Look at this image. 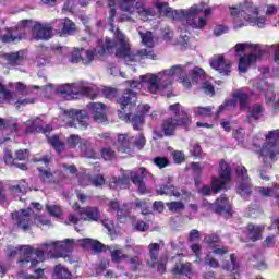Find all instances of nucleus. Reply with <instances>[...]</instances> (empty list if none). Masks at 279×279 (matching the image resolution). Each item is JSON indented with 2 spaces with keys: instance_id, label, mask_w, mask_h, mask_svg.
<instances>
[{
  "instance_id": "1",
  "label": "nucleus",
  "mask_w": 279,
  "mask_h": 279,
  "mask_svg": "<svg viewBox=\"0 0 279 279\" xmlns=\"http://www.w3.org/2000/svg\"><path fill=\"white\" fill-rule=\"evenodd\" d=\"M114 32V40L107 39V51L116 53V58H121L126 62H141V60H156L157 56L154 52V35L147 31L143 33L140 31L143 45L147 48L132 50L125 35L117 28Z\"/></svg>"
},
{
  "instance_id": "2",
  "label": "nucleus",
  "mask_w": 279,
  "mask_h": 279,
  "mask_svg": "<svg viewBox=\"0 0 279 279\" xmlns=\"http://www.w3.org/2000/svg\"><path fill=\"white\" fill-rule=\"evenodd\" d=\"M155 8L162 16L173 19L174 21H185L194 29H204L206 26V19L197 16L202 12V8L194 4L190 10H174L169 7L167 2H160V0H153Z\"/></svg>"
},
{
  "instance_id": "3",
  "label": "nucleus",
  "mask_w": 279,
  "mask_h": 279,
  "mask_svg": "<svg viewBox=\"0 0 279 279\" xmlns=\"http://www.w3.org/2000/svg\"><path fill=\"white\" fill-rule=\"evenodd\" d=\"M168 110L171 112L172 117L163 120L161 125L165 136H173L178 128H184V130L189 129V125H191V116L182 108L180 102L170 105Z\"/></svg>"
},
{
  "instance_id": "4",
  "label": "nucleus",
  "mask_w": 279,
  "mask_h": 279,
  "mask_svg": "<svg viewBox=\"0 0 279 279\" xmlns=\"http://www.w3.org/2000/svg\"><path fill=\"white\" fill-rule=\"evenodd\" d=\"M24 258L20 263H31V267H36L40 262L45 260V256L48 258H58V241L52 243L41 244L39 248H32V246H25L20 251Z\"/></svg>"
},
{
  "instance_id": "5",
  "label": "nucleus",
  "mask_w": 279,
  "mask_h": 279,
  "mask_svg": "<svg viewBox=\"0 0 279 279\" xmlns=\"http://www.w3.org/2000/svg\"><path fill=\"white\" fill-rule=\"evenodd\" d=\"M171 76L165 74V72H159L157 74L148 73L146 75L140 76V82L142 86L147 88L148 93L156 95L161 93L166 97H171Z\"/></svg>"
},
{
  "instance_id": "6",
  "label": "nucleus",
  "mask_w": 279,
  "mask_h": 279,
  "mask_svg": "<svg viewBox=\"0 0 279 279\" xmlns=\"http://www.w3.org/2000/svg\"><path fill=\"white\" fill-rule=\"evenodd\" d=\"M229 10L233 19H244L251 25L265 27V17H258V7L253 2L245 1L239 7H230Z\"/></svg>"
},
{
  "instance_id": "7",
  "label": "nucleus",
  "mask_w": 279,
  "mask_h": 279,
  "mask_svg": "<svg viewBox=\"0 0 279 279\" xmlns=\"http://www.w3.org/2000/svg\"><path fill=\"white\" fill-rule=\"evenodd\" d=\"M235 51H244V54L240 58L239 61V71L240 73H246L247 69H250L251 64H255L256 60L263 56V50H260V46L252 45V44H238L235 46Z\"/></svg>"
},
{
  "instance_id": "8",
  "label": "nucleus",
  "mask_w": 279,
  "mask_h": 279,
  "mask_svg": "<svg viewBox=\"0 0 279 279\" xmlns=\"http://www.w3.org/2000/svg\"><path fill=\"white\" fill-rule=\"evenodd\" d=\"M59 95H66L68 99H73L75 95H85L89 99H95L98 95L97 88L86 83H74L61 85L57 88Z\"/></svg>"
},
{
  "instance_id": "9",
  "label": "nucleus",
  "mask_w": 279,
  "mask_h": 279,
  "mask_svg": "<svg viewBox=\"0 0 279 279\" xmlns=\"http://www.w3.org/2000/svg\"><path fill=\"white\" fill-rule=\"evenodd\" d=\"M147 175H151V174L147 172L146 168L142 167L137 171H132V170L126 171V173H124L123 177L120 178V182L123 189H128V185L130 184V180H131V182H133V184L137 186L138 193L143 195L147 193V186L143 181L145 180V178H147Z\"/></svg>"
},
{
  "instance_id": "10",
  "label": "nucleus",
  "mask_w": 279,
  "mask_h": 279,
  "mask_svg": "<svg viewBox=\"0 0 279 279\" xmlns=\"http://www.w3.org/2000/svg\"><path fill=\"white\" fill-rule=\"evenodd\" d=\"M61 119L69 128H75L76 130H86L88 128V114H86V111L77 109L64 110Z\"/></svg>"
},
{
  "instance_id": "11",
  "label": "nucleus",
  "mask_w": 279,
  "mask_h": 279,
  "mask_svg": "<svg viewBox=\"0 0 279 279\" xmlns=\"http://www.w3.org/2000/svg\"><path fill=\"white\" fill-rule=\"evenodd\" d=\"M191 77L192 82L195 84L201 83V90H203L205 95H209L210 97L215 95V86H213V83L208 81L206 72H204L202 68H194L191 71Z\"/></svg>"
},
{
  "instance_id": "12",
  "label": "nucleus",
  "mask_w": 279,
  "mask_h": 279,
  "mask_svg": "<svg viewBox=\"0 0 279 279\" xmlns=\"http://www.w3.org/2000/svg\"><path fill=\"white\" fill-rule=\"evenodd\" d=\"M232 175V169H230V166L221 160L220 161V169H219V178L220 179H213L211 182V191L213 193H219L221 189H226V184L230 182V178Z\"/></svg>"
},
{
  "instance_id": "13",
  "label": "nucleus",
  "mask_w": 279,
  "mask_h": 279,
  "mask_svg": "<svg viewBox=\"0 0 279 279\" xmlns=\"http://www.w3.org/2000/svg\"><path fill=\"white\" fill-rule=\"evenodd\" d=\"M108 40H111V39L109 37H106L105 44L102 45V47H97L93 50L81 49V63L84 64V66H88L93 64V61L95 60V56H104V53H114V56H117V52L108 51V48H107Z\"/></svg>"
},
{
  "instance_id": "14",
  "label": "nucleus",
  "mask_w": 279,
  "mask_h": 279,
  "mask_svg": "<svg viewBox=\"0 0 279 279\" xmlns=\"http://www.w3.org/2000/svg\"><path fill=\"white\" fill-rule=\"evenodd\" d=\"M235 173L238 178L242 180L238 189L239 195L244 198L250 197V195L252 194V184L250 183V175H247V169H245V167L243 166H238L235 168Z\"/></svg>"
},
{
  "instance_id": "15",
  "label": "nucleus",
  "mask_w": 279,
  "mask_h": 279,
  "mask_svg": "<svg viewBox=\"0 0 279 279\" xmlns=\"http://www.w3.org/2000/svg\"><path fill=\"white\" fill-rule=\"evenodd\" d=\"M52 28L60 36H73L77 32V26L69 17L56 20L52 23Z\"/></svg>"
},
{
  "instance_id": "16",
  "label": "nucleus",
  "mask_w": 279,
  "mask_h": 279,
  "mask_svg": "<svg viewBox=\"0 0 279 279\" xmlns=\"http://www.w3.org/2000/svg\"><path fill=\"white\" fill-rule=\"evenodd\" d=\"M53 128L51 124H46L40 120V118H36L34 120H28L26 122V134H32L34 132H41L43 134H49Z\"/></svg>"
},
{
  "instance_id": "17",
  "label": "nucleus",
  "mask_w": 279,
  "mask_h": 279,
  "mask_svg": "<svg viewBox=\"0 0 279 279\" xmlns=\"http://www.w3.org/2000/svg\"><path fill=\"white\" fill-rule=\"evenodd\" d=\"M87 108L90 110L96 123H106V121H108V118L106 117V105L101 102H89Z\"/></svg>"
},
{
  "instance_id": "18",
  "label": "nucleus",
  "mask_w": 279,
  "mask_h": 279,
  "mask_svg": "<svg viewBox=\"0 0 279 279\" xmlns=\"http://www.w3.org/2000/svg\"><path fill=\"white\" fill-rule=\"evenodd\" d=\"M210 66L211 69H215V71H218L220 75H230V62L226 61L221 54L216 56L210 60Z\"/></svg>"
},
{
  "instance_id": "19",
  "label": "nucleus",
  "mask_w": 279,
  "mask_h": 279,
  "mask_svg": "<svg viewBox=\"0 0 279 279\" xmlns=\"http://www.w3.org/2000/svg\"><path fill=\"white\" fill-rule=\"evenodd\" d=\"M51 32H53L51 25L35 24L32 36L34 40H49L51 38Z\"/></svg>"
},
{
  "instance_id": "20",
  "label": "nucleus",
  "mask_w": 279,
  "mask_h": 279,
  "mask_svg": "<svg viewBox=\"0 0 279 279\" xmlns=\"http://www.w3.org/2000/svg\"><path fill=\"white\" fill-rule=\"evenodd\" d=\"M32 215V209H24L20 211H14L12 214V219L16 221L19 228L22 230H29V216Z\"/></svg>"
},
{
  "instance_id": "21",
  "label": "nucleus",
  "mask_w": 279,
  "mask_h": 279,
  "mask_svg": "<svg viewBox=\"0 0 279 279\" xmlns=\"http://www.w3.org/2000/svg\"><path fill=\"white\" fill-rule=\"evenodd\" d=\"M80 217L83 221H99V219H101V211L99 207H82V209H80Z\"/></svg>"
},
{
  "instance_id": "22",
  "label": "nucleus",
  "mask_w": 279,
  "mask_h": 279,
  "mask_svg": "<svg viewBox=\"0 0 279 279\" xmlns=\"http://www.w3.org/2000/svg\"><path fill=\"white\" fill-rule=\"evenodd\" d=\"M160 255V244L151 243L148 245V258L146 259V265L149 269H156L158 265V256Z\"/></svg>"
},
{
  "instance_id": "23",
  "label": "nucleus",
  "mask_w": 279,
  "mask_h": 279,
  "mask_svg": "<svg viewBox=\"0 0 279 279\" xmlns=\"http://www.w3.org/2000/svg\"><path fill=\"white\" fill-rule=\"evenodd\" d=\"M263 230H265V227L263 226H256L254 223L247 225L246 230L244 231L246 241H253V243L260 241V239H263Z\"/></svg>"
},
{
  "instance_id": "24",
  "label": "nucleus",
  "mask_w": 279,
  "mask_h": 279,
  "mask_svg": "<svg viewBox=\"0 0 279 279\" xmlns=\"http://www.w3.org/2000/svg\"><path fill=\"white\" fill-rule=\"evenodd\" d=\"M122 12L121 21H132V14L136 11V0H119Z\"/></svg>"
},
{
  "instance_id": "25",
  "label": "nucleus",
  "mask_w": 279,
  "mask_h": 279,
  "mask_svg": "<svg viewBox=\"0 0 279 279\" xmlns=\"http://www.w3.org/2000/svg\"><path fill=\"white\" fill-rule=\"evenodd\" d=\"M165 75L170 77V88L173 84V77H178V80H184L186 77V66L184 65H174L170 70H163Z\"/></svg>"
},
{
  "instance_id": "26",
  "label": "nucleus",
  "mask_w": 279,
  "mask_h": 279,
  "mask_svg": "<svg viewBox=\"0 0 279 279\" xmlns=\"http://www.w3.org/2000/svg\"><path fill=\"white\" fill-rule=\"evenodd\" d=\"M213 210L218 215H230V204L228 203V196L222 194L215 204L211 206Z\"/></svg>"
},
{
  "instance_id": "27",
  "label": "nucleus",
  "mask_w": 279,
  "mask_h": 279,
  "mask_svg": "<svg viewBox=\"0 0 279 279\" xmlns=\"http://www.w3.org/2000/svg\"><path fill=\"white\" fill-rule=\"evenodd\" d=\"M118 104H120L121 109L125 110L128 106H136V94L132 89H126L122 96L118 99Z\"/></svg>"
},
{
  "instance_id": "28",
  "label": "nucleus",
  "mask_w": 279,
  "mask_h": 279,
  "mask_svg": "<svg viewBox=\"0 0 279 279\" xmlns=\"http://www.w3.org/2000/svg\"><path fill=\"white\" fill-rule=\"evenodd\" d=\"M134 137H130V134H119L117 147L122 154H130L132 150V141Z\"/></svg>"
},
{
  "instance_id": "29",
  "label": "nucleus",
  "mask_w": 279,
  "mask_h": 279,
  "mask_svg": "<svg viewBox=\"0 0 279 279\" xmlns=\"http://www.w3.org/2000/svg\"><path fill=\"white\" fill-rule=\"evenodd\" d=\"M124 119L126 123H131L133 129L136 131L143 130V125H145V118L143 117V113H128Z\"/></svg>"
},
{
  "instance_id": "30",
  "label": "nucleus",
  "mask_w": 279,
  "mask_h": 279,
  "mask_svg": "<svg viewBox=\"0 0 279 279\" xmlns=\"http://www.w3.org/2000/svg\"><path fill=\"white\" fill-rule=\"evenodd\" d=\"M78 149L83 158H95L97 156V154L95 153V148L93 147V144L86 138H84L81 142Z\"/></svg>"
},
{
  "instance_id": "31",
  "label": "nucleus",
  "mask_w": 279,
  "mask_h": 279,
  "mask_svg": "<svg viewBox=\"0 0 279 279\" xmlns=\"http://www.w3.org/2000/svg\"><path fill=\"white\" fill-rule=\"evenodd\" d=\"M74 240L65 239L63 241H57V252L59 256H66V254L73 252Z\"/></svg>"
},
{
  "instance_id": "32",
  "label": "nucleus",
  "mask_w": 279,
  "mask_h": 279,
  "mask_svg": "<svg viewBox=\"0 0 279 279\" xmlns=\"http://www.w3.org/2000/svg\"><path fill=\"white\" fill-rule=\"evenodd\" d=\"M136 12L142 21H149L151 16H156V11L143 5V2H136Z\"/></svg>"
},
{
  "instance_id": "33",
  "label": "nucleus",
  "mask_w": 279,
  "mask_h": 279,
  "mask_svg": "<svg viewBox=\"0 0 279 279\" xmlns=\"http://www.w3.org/2000/svg\"><path fill=\"white\" fill-rule=\"evenodd\" d=\"M125 265H128L130 271L136 274V271H141L143 267V259L137 255L130 256L128 255L126 259H124Z\"/></svg>"
},
{
  "instance_id": "34",
  "label": "nucleus",
  "mask_w": 279,
  "mask_h": 279,
  "mask_svg": "<svg viewBox=\"0 0 279 279\" xmlns=\"http://www.w3.org/2000/svg\"><path fill=\"white\" fill-rule=\"evenodd\" d=\"M157 195H168L169 197H180V192L175 191L173 185H158L156 189Z\"/></svg>"
},
{
  "instance_id": "35",
  "label": "nucleus",
  "mask_w": 279,
  "mask_h": 279,
  "mask_svg": "<svg viewBox=\"0 0 279 279\" xmlns=\"http://www.w3.org/2000/svg\"><path fill=\"white\" fill-rule=\"evenodd\" d=\"M259 90H263L266 93V104H271V101H275L276 99V94H274V87L267 82L262 81L258 85Z\"/></svg>"
},
{
  "instance_id": "36",
  "label": "nucleus",
  "mask_w": 279,
  "mask_h": 279,
  "mask_svg": "<svg viewBox=\"0 0 279 279\" xmlns=\"http://www.w3.org/2000/svg\"><path fill=\"white\" fill-rule=\"evenodd\" d=\"M263 112H265V108L263 105L255 104L248 109V119L252 121H258L260 117H263Z\"/></svg>"
},
{
  "instance_id": "37",
  "label": "nucleus",
  "mask_w": 279,
  "mask_h": 279,
  "mask_svg": "<svg viewBox=\"0 0 279 279\" xmlns=\"http://www.w3.org/2000/svg\"><path fill=\"white\" fill-rule=\"evenodd\" d=\"M109 252L111 254V260L112 263H121L122 260H125L128 258V254H123V251L117 246H111L109 248Z\"/></svg>"
},
{
  "instance_id": "38",
  "label": "nucleus",
  "mask_w": 279,
  "mask_h": 279,
  "mask_svg": "<svg viewBox=\"0 0 279 279\" xmlns=\"http://www.w3.org/2000/svg\"><path fill=\"white\" fill-rule=\"evenodd\" d=\"M52 279H71V272L64 266L59 264L54 267Z\"/></svg>"
},
{
  "instance_id": "39",
  "label": "nucleus",
  "mask_w": 279,
  "mask_h": 279,
  "mask_svg": "<svg viewBox=\"0 0 279 279\" xmlns=\"http://www.w3.org/2000/svg\"><path fill=\"white\" fill-rule=\"evenodd\" d=\"M4 162H5V165H14L19 169H22V171L27 170V166L25 163L16 162V159L14 157H12V150H10V149L4 150Z\"/></svg>"
},
{
  "instance_id": "40",
  "label": "nucleus",
  "mask_w": 279,
  "mask_h": 279,
  "mask_svg": "<svg viewBox=\"0 0 279 279\" xmlns=\"http://www.w3.org/2000/svg\"><path fill=\"white\" fill-rule=\"evenodd\" d=\"M26 247V246H22L20 248H14L13 246H9L7 248V252H8V256L12 257V256H16V254H19L20 256V259H19V265L20 267H27V265H29V263H25V264H22L21 260H27V257H24L23 254L21 253V251Z\"/></svg>"
},
{
  "instance_id": "41",
  "label": "nucleus",
  "mask_w": 279,
  "mask_h": 279,
  "mask_svg": "<svg viewBox=\"0 0 279 279\" xmlns=\"http://www.w3.org/2000/svg\"><path fill=\"white\" fill-rule=\"evenodd\" d=\"M7 60L9 61V64H11L12 66H19V64H23V51L7 54Z\"/></svg>"
},
{
  "instance_id": "42",
  "label": "nucleus",
  "mask_w": 279,
  "mask_h": 279,
  "mask_svg": "<svg viewBox=\"0 0 279 279\" xmlns=\"http://www.w3.org/2000/svg\"><path fill=\"white\" fill-rule=\"evenodd\" d=\"M233 97L240 102V108L242 110H245V108H247V99H250V96L246 93H244L243 90H238L234 93Z\"/></svg>"
},
{
  "instance_id": "43",
  "label": "nucleus",
  "mask_w": 279,
  "mask_h": 279,
  "mask_svg": "<svg viewBox=\"0 0 279 279\" xmlns=\"http://www.w3.org/2000/svg\"><path fill=\"white\" fill-rule=\"evenodd\" d=\"M222 268L226 271H236V269H239V260L236 259V255L231 254L230 255V260L225 263Z\"/></svg>"
},
{
  "instance_id": "44",
  "label": "nucleus",
  "mask_w": 279,
  "mask_h": 279,
  "mask_svg": "<svg viewBox=\"0 0 279 279\" xmlns=\"http://www.w3.org/2000/svg\"><path fill=\"white\" fill-rule=\"evenodd\" d=\"M82 141H84V138L80 137V135L71 134L66 138V146L69 149H76L77 145L78 147L82 145Z\"/></svg>"
},
{
  "instance_id": "45",
  "label": "nucleus",
  "mask_w": 279,
  "mask_h": 279,
  "mask_svg": "<svg viewBox=\"0 0 279 279\" xmlns=\"http://www.w3.org/2000/svg\"><path fill=\"white\" fill-rule=\"evenodd\" d=\"M172 271L173 274H178L179 276H191V264L186 263V264L177 265L172 269Z\"/></svg>"
},
{
  "instance_id": "46",
  "label": "nucleus",
  "mask_w": 279,
  "mask_h": 279,
  "mask_svg": "<svg viewBox=\"0 0 279 279\" xmlns=\"http://www.w3.org/2000/svg\"><path fill=\"white\" fill-rule=\"evenodd\" d=\"M48 142L53 146V148L56 149V151H58V154H60L66 147V144L60 141V137L57 135H53L52 137H50Z\"/></svg>"
},
{
  "instance_id": "47",
  "label": "nucleus",
  "mask_w": 279,
  "mask_h": 279,
  "mask_svg": "<svg viewBox=\"0 0 279 279\" xmlns=\"http://www.w3.org/2000/svg\"><path fill=\"white\" fill-rule=\"evenodd\" d=\"M78 243L82 245V247H88V245H92L93 250L95 252H101L104 245L99 242H93L90 239H83L78 240Z\"/></svg>"
},
{
  "instance_id": "48",
  "label": "nucleus",
  "mask_w": 279,
  "mask_h": 279,
  "mask_svg": "<svg viewBox=\"0 0 279 279\" xmlns=\"http://www.w3.org/2000/svg\"><path fill=\"white\" fill-rule=\"evenodd\" d=\"M204 243H206L209 247L214 248L219 245V243H221V240L219 239V235H217L216 233H211L205 235Z\"/></svg>"
},
{
  "instance_id": "49",
  "label": "nucleus",
  "mask_w": 279,
  "mask_h": 279,
  "mask_svg": "<svg viewBox=\"0 0 279 279\" xmlns=\"http://www.w3.org/2000/svg\"><path fill=\"white\" fill-rule=\"evenodd\" d=\"M25 191H27V183H25V181H21L19 184L16 185H10L9 186V192L11 195H16L19 193H25Z\"/></svg>"
},
{
  "instance_id": "50",
  "label": "nucleus",
  "mask_w": 279,
  "mask_h": 279,
  "mask_svg": "<svg viewBox=\"0 0 279 279\" xmlns=\"http://www.w3.org/2000/svg\"><path fill=\"white\" fill-rule=\"evenodd\" d=\"M46 210L50 215V217H57V218L62 217V207H60V205L47 204Z\"/></svg>"
},
{
  "instance_id": "51",
  "label": "nucleus",
  "mask_w": 279,
  "mask_h": 279,
  "mask_svg": "<svg viewBox=\"0 0 279 279\" xmlns=\"http://www.w3.org/2000/svg\"><path fill=\"white\" fill-rule=\"evenodd\" d=\"M279 184L274 183L272 187H258V191L263 197H272V195H276V191H278Z\"/></svg>"
},
{
  "instance_id": "52",
  "label": "nucleus",
  "mask_w": 279,
  "mask_h": 279,
  "mask_svg": "<svg viewBox=\"0 0 279 279\" xmlns=\"http://www.w3.org/2000/svg\"><path fill=\"white\" fill-rule=\"evenodd\" d=\"M215 107H195L194 113L196 117H210Z\"/></svg>"
},
{
  "instance_id": "53",
  "label": "nucleus",
  "mask_w": 279,
  "mask_h": 279,
  "mask_svg": "<svg viewBox=\"0 0 279 279\" xmlns=\"http://www.w3.org/2000/svg\"><path fill=\"white\" fill-rule=\"evenodd\" d=\"M205 265H208L213 269H219L220 264L219 260L213 255V253H208L205 257Z\"/></svg>"
},
{
  "instance_id": "54",
  "label": "nucleus",
  "mask_w": 279,
  "mask_h": 279,
  "mask_svg": "<svg viewBox=\"0 0 279 279\" xmlns=\"http://www.w3.org/2000/svg\"><path fill=\"white\" fill-rule=\"evenodd\" d=\"M69 62L72 64H77L82 62V49L74 48L70 54Z\"/></svg>"
},
{
  "instance_id": "55",
  "label": "nucleus",
  "mask_w": 279,
  "mask_h": 279,
  "mask_svg": "<svg viewBox=\"0 0 279 279\" xmlns=\"http://www.w3.org/2000/svg\"><path fill=\"white\" fill-rule=\"evenodd\" d=\"M166 206L171 213H180V210H184V203L182 202L166 203Z\"/></svg>"
},
{
  "instance_id": "56",
  "label": "nucleus",
  "mask_w": 279,
  "mask_h": 279,
  "mask_svg": "<svg viewBox=\"0 0 279 279\" xmlns=\"http://www.w3.org/2000/svg\"><path fill=\"white\" fill-rule=\"evenodd\" d=\"M101 156L104 160H114L117 158V153L110 147H105L101 149Z\"/></svg>"
},
{
  "instance_id": "57",
  "label": "nucleus",
  "mask_w": 279,
  "mask_h": 279,
  "mask_svg": "<svg viewBox=\"0 0 279 279\" xmlns=\"http://www.w3.org/2000/svg\"><path fill=\"white\" fill-rule=\"evenodd\" d=\"M209 254L220 257L226 256V254H228V246H219L218 244L211 248V252H209Z\"/></svg>"
},
{
  "instance_id": "58",
  "label": "nucleus",
  "mask_w": 279,
  "mask_h": 279,
  "mask_svg": "<svg viewBox=\"0 0 279 279\" xmlns=\"http://www.w3.org/2000/svg\"><path fill=\"white\" fill-rule=\"evenodd\" d=\"M12 32H14V29L11 28L7 32V34L0 37L2 43H14L16 40H21V38L16 37Z\"/></svg>"
},
{
  "instance_id": "59",
  "label": "nucleus",
  "mask_w": 279,
  "mask_h": 279,
  "mask_svg": "<svg viewBox=\"0 0 279 279\" xmlns=\"http://www.w3.org/2000/svg\"><path fill=\"white\" fill-rule=\"evenodd\" d=\"M153 162L159 169H165V167H169V159H167V157H156L153 159Z\"/></svg>"
},
{
  "instance_id": "60",
  "label": "nucleus",
  "mask_w": 279,
  "mask_h": 279,
  "mask_svg": "<svg viewBox=\"0 0 279 279\" xmlns=\"http://www.w3.org/2000/svg\"><path fill=\"white\" fill-rule=\"evenodd\" d=\"M236 101L234 99L226 100L223 105H220L217 111V117L226 110V108H235Z\"/></svg>"
},
{
  "instance_id": "61",
  "label": "nucleus",
  "mask_w": 279,
  "mask_h": 279,
  "mask_svg": "<svg viewBox=\"0 0 279 279\" xmlns=\"http://www.w3.org/2000/svg\"><path fill=\"white\" fill-rule=\"evenodd\" d=\"M38 171H39V178L44 182H51V178H53V174L51 173V171L43 170V168H40V167H38Z\"/></svg>"
},
{
  "instance_id": "62",
  "label": "nucleus",
  "mask_w": 279,
  "mask_h": 279,
  "mask_svg": "<svg viewBox=\"0 0 279 279\" xmlns=\"http://www.w3.org/2000/svg\"><path fill=\"white\" fill-rule=\"evenodd\" d=\"M104 184H106V179H104V175L100 174H96L94 177H92V186H104Z\"/></svg>"
},
{
  "instance_id": "63",
  "label": "nucleus",
  "mask_w": 279,
  "mask_h": 279,
  "mask_svg": "<svg viewBox=\"0 0 279 279\" xmlns=\"http://www.w3.org/2000/svg\"><path fill=\"white\" fill-rule=\"evenodd\" d=\"M145 143H147V141L143 134L137 135L134 140V145L137 149H143V147H145Z\"/></svg>"
},
{
  "instance_id": "64",
  "label": "nucleus",
  "mask_w": 279,
  "mask_h": 279,
  "mask_svg": "<svg viewBox=\"0 0 279 279\" xmlns=\"http://www.w3.org/2000/svg\"><path fill=\"white\" fill-rule=\"evenodd\" d=\"M102 93L106 99H114V97L118 95L117 89L112 87L105 88Z\"/></svg>"
}]
</instances>
